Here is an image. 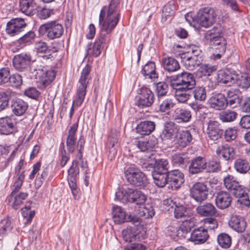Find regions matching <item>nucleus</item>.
Here are the masks:
<instances>
[{"label": "nucleus", "instance_id": "obj_37", "mask_svg": "<svg viewBox=\"0 0 250 250\" xmlns=\"http://www.w3.org/2000/svg\"><path fill=\"white\" fill-rule=\"evenodd\" d=\"M234 167L237 172L246 174L250 170V164L247 160L239 158L235 161Z\"/></svg>", "mask_w": 250, "mask_h": 250}, {"label": "nucleus", "instance_id": "obj_29", "mask_svg": "<svg viewBox=\"0 0 250 250\" xmlns=\"http://www.w3.org/2000/svg\"><path fill=\"white\" fill-rule=\"evenodd\" d=\"M218 75L220 82L229 86L234 84L237 79V74L230 72L228 68L219 71Z\"/></svg>", "mask_w": 250, "mask_h": 250}, {"label": "nucleus", "instance_id": "obj_34", "mask_svg": "<svg viewBox=\"0 0 250 250\" xmlns=\"http://www.w3.org/2000/svg\"><path fill=\"white\" fill-rule=\"evenodd\" d=\"M195 223V218L190 216L182 221L181 223L179 224L180 231L183 234V238H185L186 234L190 231L191 229L194 227Z\"/></svg>", "mask_w": 250, "mask_h": 250}, {"label": "nucleus", "instance_id": "obj_14", "mask_svg": "<svg viewBox=\"0 0 250 250\" xmlns=\"http://www.w3.org/2000/svg\"><path fill=\"white\" fill-rule=\"evenodd\" d=\"M154 99V95L152 91L148 88L143 87L141 89L137 104L142 108L149 107L153 103Z\"/></svg>", "mask_w": 250, "mask_h": 250}, {"label": "nucleus", "instance_id": "obj_5", "mask_svg": "<svg viewBox=\"0 0 250 250\" xmlns=\"http://www.w3.org/2000/svg\"><path fill=\"white\" fill-rule=\"evenodd\" d=\"M39 31L49 40L60 38L63 34L62 25L56 21L47 22L41 25Z\"/></svg>", "mask_w": 250, "mask_h": 250}, {"label": "nucleus", "instance_id": "obj_55", "mask_svg": "<svg viewBox=\"0 0 250 250\" xmlns=\"http://www.w3.org/2000/svg\"><path fill=\"white\" fill-rule=\"evenodd\" d=\"M136 145L143 152L151 150L155 146L151 140L139 141Z\"/></svg>", "mask_w": 250, "mask_h": 250}, {"label": "nucleus", "instance_id": "obj_41", "mask_svg": "<svg viewBox=\"0 0 250 250\" xmlns=\"http://www.w3.org/2000/svg\"><path fill=\"white\" fill-rule=\"evenodd\" d=\"M171 160L173 165L182 168L186 167L189 162L188 158L183 154H174L172 156Z\"/></svg>", "mask_w": 250, "mask_h": 250}, {"label": "nucleus", "instance_id": "obj_62", "mask_svg": "<svg viewBox=\"0 0 250 250\" xmlns=\"http://www.w3.org/2000/svg\"><path fill=\"white\" fill-rule=\"evenodd\" d=\"M174 216L177 219H181L189 216L186 208L183 206H177L174 209Z\"/></svg>", "mask_w": 250, "mask_h": 250}, {"label": "nucleus", "instance_id": "obj_38", "mask_svg": "<svg viewBox=\"0 0 250 250\" xmlns=\"http://www.w3.org/2000/svg\"><path fill=\"white\" fill-rule=\"evenodd\" d=\"M85 143V141L82 136H81L77 143V148L78 153L77 154V157L81 161V167L84 170V173H87V169L88 168L87 164L86 162H84L83 160V145Z\"/></svg>", "mask_w": 250, "mask_h": 250}, {"label": "nucleus", "instance_id": "obj_3", "mask_svg": "<svg viewBox=\"0 0 250 250\" xmlns=\"http://www.w3.org/2000/svg\"><path fill=\"white\" fill-rule=\"evenodd\" d=\"M172 87H176L181 89L192 90L196 85V80L192 73L183 71L176 75L167 77Z\"/></svg>", "mask_w": 250, "mask_h": 250}, {"label": "nucleus", "instance_id": "obj_56", "mask_svg": "<svg viewBox=\"0 0 250 250\" xmlns=\"http://www.w3.org/2000/svg\"><path fill=\"white\" fill-rule=\"evenodd\" d=\"M21 211L23 217L26 219L25 225H26L30 223L35 215V211L31 210L30 207L27 206L22 208Z\"/></svg>", "mask_w": 250, "mask_h": 250}, {"label": "nucleus", "instance_id": "obj_4", "mask_svg": "<svg viewBox=\"0 0 250 250\" xmlns=\"http://www.w3.org/2000/svg\"><path fill=\"white\" fill-rule=\"evenodd\" d=\"M125 173L127 182L135 187L144 188L148 184L146 174L134 166L128 167Z\"/></svg>", "mask_w": 250, "mask_h": 250}, {"label": "nucleus", "instance_id": "obj_12", "mask_svg": "<svg viewBox=\"0 0 250 250\" xmlns=\"http://www.w3.org/2000/svg\"><path fill=\"white\" fill-rule=\"evenodd\" d=\"M208 195V188L204 183L197 182L191 188L190 195L197 202H201L206 200Z\"/></svg>", "mask_w": 250, "mask_h": 250}, {"label": "nucleus", "instance_id": "obj_42", "mask_svg": "<svg viewBox=\"0 0 250 250\" xmlns=\"http://www.w3.org/2000/svg\"><path fill=\"white\" fill-rule=\"evenodd\" d=\"M176 132L175 124L172 122H167L161 134L162 139L167 140L172 138Z\"/></svg>", "mask_w": 250, "mask_h": 250}, {"label": "nucleus", "instance_id": "obj_35", "mask_svg": "<svg viewBox=\"0 0 250 250\" xmlns=\"http://www.w3.org/2000/svg\"><path fill=\"white\" fill-rule=\"evenodd\" d=\"M112 219L117 224L124 223L126 217V215L124 209L119 206L113 207L112 212Z\"/></svg>", "mask_w": 250, "mask_h": 250}, {"label": "nucleus", "instance_id": "obj_27", "mask_svg": "<svg viewBox=\"0 0 250 250\" xmlns=\"http://www.w3.org/2000/svg\"><path fill=\"white\" fill-rule=\"evenodd\" d=\"M172 118L178 123H187L191 118V114L188 109L177 107L174 111Z\"/></svg>", "mask_w": 250, "mask_h": 250}, {"label": "nucleus", "instance_id": "obj_16", "mask_svg": "<svg viewBox=\"0 0 250 250\" xmlns=\"http://www.w3.org/2000/svg\"><path fill=\"white\" fill-rule=\"evenodd\" d=\"M25 26L26 23L23 19H13L7 22L6 31L11 36H14L21 32Z\"/></svg>", "mask_w": 250, "mask_h": 250}, {"label": "nucleus", "instance_id": "obj_36", "mask_svg": "<svg viewBox=\"0 0 250 250\" xmlns=\"http://www.w3.org/2000/svg\"><path fill=\"white\" fill-rule=\"evenodd\" d=\"M142 74L146 78L154 79L158 77V74L155 71V64L154 62H150L147 63L143 67Z\"/></svg>", "mask_w": 250, "mask_h": 250}, {"label": "nucleus", "instance_id": "obj_28", "mask_svg": "<svg viewBox=\"0 0 250 250\" xmlns=\"http://www.w3.org/2000/svg\"><path fill=\"white\" fill-rule=\"evenodd\" d=\"M155 123L151 121L141 122L136 126V132L142 136L150 134L155 129Z\"/></svg>", "mask_w": 250, "mask_h": 250}, {"label": "nucleus", "instance_id": "obj_22", "mask_svg": "<svg viewBox=\"0 0 250 250\" xmlns=\"http://www.w3.org/2000/svg\"><path fill=\"white\" fill-rule=\"evenodd\" d=\"M229 225L230 228L236 232H243L246 229L247 222L242 216L234 215L229 220Z\"/></svg>", "mask_w": 250, "mask_h": 250}, {"label": "nucleus", "instance_id": "obj_33", "mask_svg": "<svg viewBox=\"0 0 250 250\" xmlns=\"http://www.w3.org/2000/svg\"><path fill=\"white\" fill-rule=\"evenodd\" d=\"M20 10L23 13L27 16L33 15L36 9V4L34 0H20Z\"/></svg>", "mask_w": 250, "mask_h": 250}, {"label": "nucleus", "instance_id": "obj_43", "mask_svg": "<svg viewBox=\"0 0 250 250\" xmlns=\"http://www.w3.org/2000/svg\"><path fill=\"white\" fill-rule=\"evenodd\" d=\"M129 202L137 205H143L146 200V197L141 191L132 189Z\"/></svg>", "mask_w": 250, "mask_h": 250}, {"label": "nucleus", "instance_id": "obj_57", "mask_svg": "<svg viewBox=\"0 0 250 250\" xmlns=\"http://www.w3.org/2000/svg\"><path fill=\"white\" fill-rule=\"evenodd\" d=\"M8 83L10 85L16 88H18L22 83V79L21 76L18 74H13L10 75Z\"/></svg>", "mask_w": 250, "mask_h": 250}, {"label": "nucleus", "instance_id": "obj_49", "mask_svg": "<svg viewBox=\"0 0 250 250\" xmlns=\"http://www.w3.org/2000/svg\"><path fill=\"white\" fill-rule=\"evenodd\" d=\"M36 37V34L34 31H30L17 40V42L21 47L31 44Z\"/></svg>", "mask_w": 250, "mask_h": 250}, {"label": "nucleus", "instance_id": "obj_54", "mask_svg": "<svg viewBox=\"0 0 250 250\" xmlns=\"http://www.w3.org/2000/svg\"><path fill=\"white\" fill-rule=\"evenodd\" d=\"M227 105H229L234 107L237 104H240L241 99L237 94L234 93L233 91L229 90L227 92Z\"/></svg>", "mask_w": 250, "mask_h": 250}, {"label": "nucleus", "instance_id": "obj_60", "mask_svg": "<svg viewBox=\"0 0 250 250\" xmlns=\"http://www.w3.org/2000/svg\"><path fill=\"white\" fill-rule=\"evenodd\" d=\"M200 67V72L203 76H209L210 74L215 71L217 68L216 65L210 64H201Z\"/></svg>", "mask_w": 250, "mask_h": 250}, {"label": "nucleus", "instance_id": "obj_23", "mask_svg": "<svg viewBox=\"0 0 250 250\" xmlns=\"http://www.w3.org/2000/svg\"><path fill=\"white\" fill-rule=\"evenodd\" d=\"M232 198L227 192L220 191L215 196V204L220 209H223L228 208L231 204Z\"/></svg>", "mask_w": 250, "mask_h": 250}, {"label": "nucleus", "instance_id": "obj_13", "mask_svg": "<svg viewBox=\"0 0 250 250\" xmlns=\"http://www.w3.org/2000/svg\"><path fill=\"white\" fill-rule=\"evenodd\" d=\"M17 122L13 116L0 118V134L9 135L16 130Z\"/></svg>", "mask_w": 250, "mask_h": 250}, {"label": "nucleus", "instance_id": "obj_61", "mask_svg": "<svg viewBox=\"0 0 250 250\" xmlns=\"http://www.w3.org/2000/svg\"><path fill=\"white\" fill-rule=\"evenodd\" d=\"M175 6L173 3L166 4L163 8L162 18L167 20L174 16Z\"/></svg>", "mask_w": 250, "mask_h": 250}, {"label": "nucleus", "instance_id": "obj_26", "mask_svg": "<svg viewBox=\"0 0 250 250\" xmlns=\"http://www.w3.org/2000/svg\"><path fill=\"white\" fill-rule=\"evenodd\" d=\"M162 65L164 69L169 72L173 73L180 69L178 61L172 57H165L162 58Z\"/></svg>", "mask_w": 250, "mask_h": 250}, {"label": "nucleus", "instance_id": "obj_40", "mask_svg": "<svg viewBox=\"0 0 250 250\" xmlns=\"http://www.w3.org/2000/svg\"><path fill=\"white\" fill-rule=\"evenodd\" d=\"M131 192L132 188H120L115 194V200H118L123 203H127L129 202L130 197L131 195Z\"/></svg>", "mask_w": 250, "mask_h": 250}, {"label": "nucleus", "instance_id": "obj_1", "mask_svg": "<svg viewBox=\"0 0 250 250\" xmlns=\"http://www.w3.org/2000/svg\"><path fill=\"white\" fill-rule=\"evenodd\" d=\"M119 0H111L108 7L104 6L100 11L99 24L102 32L110 34L117 25L120 18ZM106 35L101 33L94 43L87 46V54L94 57L99 56L106 42Z\"/></svg>", "mask_w": 250, "mask_h": 250}, {"label": "nucleus", "instance_id": "obj_31", "mask_svg": "<svg viewBox=\"0 0 250 250\" xmlns=\"http://www.w3.org/2000/svg\"><path fill=\"white\" fill-rule=\"evenodd\" d=\"M197 213L203 216H215L217 213L215 207L211 203H206L197 207Z\"/></svg>", "mask_w": 250, "mask_h": 250}, {"label": "nucleus", "instance_id": "obj_25", "mask_svg": "<svg viewBox=\"0 0 250 250\" xmlns=\"http://www.w3.org/2000/svg\"><path fill=\"white\" fill-rule=\"evenodd\" d=\"M208 237L207 229L202 227L194 229L190 234V239L195 244L204 243Z\"/></svg>", "mask_w": 250, "mask_h": 250}, {"label": "nucleus", "instance_id": "obj_9", "mask_svg": "<svg viewBox=\"0 0 250 250\" xmlns=\"http://www.w3.org/2000/svg\"><path fill=\"white\" fill-rule=\"evenodd\" d=\"M79 162L74 160L72 165L68 170V182L72 193L75 199L78 198L79 189L77 188L76 178L79 174Z\"/></svg>", "mask_w": 250, "mask_h": 250}, {"label": "nucleus", "instance_id": "obj_18", "mask_svg": "<svg viewBox=\"0 0 250 250\" xmlns=\"http://www.w3.org/2000/svg\"><path fill=\"white\" fill-rule=\"evenodd\" d=\"M216 154L220 158L226 161H232L235 158L234 148L228 144L221 145L217 147Z\"/></svg>", "mask_w": 250, "mask_h": 250}, {"label": "nucleus", "instance_id": "obj_59", "mask_svg": "<svg viewBox=\"0 0 250 250\" xmlns=\"http://www.w3.org/2000/svg\"><path fill=\"white\" fill-rule=\"evenodd\" d=\"M239 183L236 180L235 177L232 175H228L224 178V184L226 188L231 190L235 188Z\"/></svg>", "mask_w": 250, "mask_h": 250}, {"label": "nucleus", "instance_id": "obj_47", "mask_svg": "<svg viewBox=\"0 0 250 250\" xmlns=\"http://www.w3.org/2000/svg\"><path fill=\"white\" fill-rule=\"evenodd\" d=\"M217 241L220 247L227 249L230 248L232 243L231 236L226 233H221L217 237Z\"/></svg>", "mask_w": 250, "mask_h": 250}, {"label": "nucleus", "instance_id": "obj_44", "mask_svg": "<svg viewBox=\"0 0 250 250\" xmlns=\"http://www.w3.org/2000/svg\"><path fill=\"white\" fill-rule=\"evenodd\" d=\"M168 163L167 160L161 159L156 160L153 166V169L152 173H168Z\"/></svg>", "mask_w": 250, "mask_h": 250}, {"label": "nucleus", "instance_id": "obj_48", "mask_svg": "<svg viewBox=\"0 0 250 250\" xmlns=\"http://www.w3.org/2000/svg\"><path fill=\"white\" fill-rule=\"evenodd\" d=\"M155 184L159 188L164 187L168 184L167 173H152Z\"/></svg>", "mask_w": 250, "mask_h": 250}, {"label": "nucleus", "instance_id": "obj_64", "mask_svg": "<svg viewBox=\"0 0 250 250\" xmlns=\"http://www.w3.org/2000/svg\"><path fill=\"white\" fill-rule=\"evenodd\" d=\"M194 98L196 100L204 101L206 98V91L205 88L197 87L193 91Z\"/></svg>", "mask_w": 250, "mask_h": 250}, {"label": "nucleus", "instance_id": "obj_46", "mask_svg": "<svg viewBox=\"0 0 250 250\" xmlns=\"http://www.w3.org/2000/svg\"><path fill=\"white\" fill-rule=\"evenodd\" d=\"M175 90L176 99L181 103H185L188 101L191 96L190 91L187 89H181V88L172 87Z\"/></svg>", "mask_w": 250, "mask_h": 250}, {"label": "nucleus", "instance_id": "obj_51", "mask_svg": "<svg viewBox=\"0 0 250 250\" xmlns=\"http://www.w3.org/2000/svg\"><path fill=\"white\" fill-rule=\"evenodd\" d=\"M13 227L11 222L8 218H4L0 221V237L6 235L10 231Z\"/></svg>", "mask_w": 250, "mask_h": 250}, {"label": "nucleus", "instance_id": "obj_30", "mask_svg": "<svg viewBox=\"0 0 250 250\" xmlns=\"http://www.w3.org/2000/svg\"><path fill=\"white\" fill-rule=\"evenodd\" d=\"M192 137L188 130H182L176 136L175 144L181 148L185 147L191 142Z\"/></svg>", "mask_w": 250, "mask_h": 250}, {"label": "nucleus", "instance_id": "obj_45", "mask_svg": "<svg viewBox=\"0 0 250 250\" xmlns=\"http://www.w3.org/2000/svg\"><path fill=\"white\" fill-rule=\"evenodd\" d=\"M180 231V225L176 221L171 222L167 228V233L173 238L176 236L180 239L183 238V234Z\"/></svg>", "mask_w": 250, "mask_h": 250}, {"label": "nucleus", "instance_id": "obj_17", "mask_svg": "<svg viewBox=\"0 0 250 250\" xmlns=\"http://www.w3.org/2000/svg\"><path fill=\"white\" fill-rule=\"evenodd\" d=\"M207 161L205 157L198 156L191 160L188 166V172L193 175L201 173L206 169Z\"/></svg>", "mask_w": 250, "mask_h": 250}, {"label": "nucleus", "instance_id": "obj_53", "mask_svg": "<svg viewBox=\"0 0 250 250\" xmlns=\"http://www.w3.org/2000/svg\"><path fill=\"white\" fill-rule=\"evenodd\" d=\"M59 155L60 157L59 164L62 167H63L70 159V156L65 149L64 143H62L60 146Z\"/></svg>", "mask_w": 250, "mask_h": 250}, {"label": "nucleus", "instance_id": "obj_2", "mask_svg": "<svg viewBox=\"0 0 250 250\" xmlns=\"http://www.w3.org/2000/svg\"><path fill=\"white\" fill-rule=\"evenodd\" d=\"M91 68L90 65L86 64L82 70L77 90L76 99L74 101L73 104L75 103L77 106H80L83 102L86 93L87 85L90 80L89 74ZM74 108L73 105H72L69 112V118L70 119L72 118Z\"/></svg>", "mask_w": 250, "mask_h": 250}, {"label": "nucleus", "instance_id": "obj_32", "mask_svg": "<svg viewBox=\"0 0 250 250\" xmlns=\"http://www.w3.org/2000/svg\"><path fill=\"white\" fill-rule=\"evenodd\" d=\"M28 107L27 103L20 99L13 100L11 105L12 112L17 116L22 115L27 110Z\"/></svg>", "mask_w": 250, "mask_h": 250}, {"label": "nucleus", "instance_id": "obj_8", "mask_svg": "<svg viewBox=\"0 0 250 250\" xmlns=\"http://www.w3.org/2000/svg\"><path fill=\"white\" fill-rule=\"evenodd\" d=\"M56 75L55 70H47L46 68L39 69L35 75L37 87L44 89L54 81Z\"/></svg>", "mask_w": 250, "mask_h": 250}, {"label": "nucleus", "instance_id": "obj_15", "mask_svg": "<svg viewBox=\"0 0 250 250\" xmlns=\"http://www.w3.org/2000/svg\"><path fill=\"white\" fill-rule=\"evenodd\" d=\"M31 62L30 56L26 54L21 53L15 56L13 59L14 68L19 71H27Z\"/></svg>", "mask_w": 250, "mask_h": 250}, {"label": "nucleus", "instance_id": "obj_50", "mask_svg": "<svg viewBox=\"0 0 250 250\" xmlns=\"http://www.w3.org/2000/svg\"><path fill=\"white\" fill-rule=\"evenodd\" d=\"M237 115L235 111L228 109L220 113L219 118L223 122H230L235 120Z\"/></svg>", "mask_w": 250, "mask_h": 250}, {"label": "nucleus", "instance_id": "obj_21", "mask_svg": "<svg viewBox=\"0 0 250 250\" xmlns=\"http://www.w3.org/2000/svg\"><path fill=\"white\" fill-rule=\"evenodd\" d=\"M78 121L71 125L68 132L66 140V146L67 150L70 153H73L75 150L76 137V133L78 128Z\"/></svg>", "mask_w": 250, "mask_h": 250}, {"label": "nucleus", "instance_id": "obj_19", "mask_svg": "<svg viewBox=\"0 0 250 250\" xmlns=\"http://www.w3.org/2000/svg\"><path fill=\"white\" fill-rule=\"evenodd\" d=\"M167 178L168 184L174 189L180 188L184 182V174L178 169L168 171Z\"/></svg>", "mask_w": 250, "mask_h": 250}, {"label": "nucleus", "instance_id": "obj_10", "mask_svg": "<svg viewBox=\"0 0 250 250\" xmlns=\"http://www.w3.org/2000/svg\"><path fill=\"white\" fill-rule=\"evenodd\" d=\"M205 132L211 140L217 141L222 137L224 133L220 123L214 120H210L207 124Z\"/></svg>", "mask_w": 250, "mask_h": 250}, {"label": "nucleus", "instance_id": "obj_58", "mask_svg": "<svg viewBox=\"0 0 250 250\" xmlns=\"http://www.w3.org/2000/svg\"><path fill=\"white\" fill-rule=\"evenodd\" d=\"M168 90V86L165 82H159L156 84L155 91L158 97L165 96Z\"/></svg>", "mask_w": 250, "mask_h": 250}, {"label": "nucleus", "instance_id": "obj_52", "mask_svg": "<svg viewBox=\"0 0 250 250\" xmlns=\"http://www.w3.org/2000/svg\"><path fill=\"white\" fill-rule=\"evenodd\" d=\"M235 83L240 88L247 89L250 86V77L246 74L237 75V79Z\"/></svg>", "mask_w": 250, "mask_h": 250}, {"label": "nucleus", "instance_id": "obj_20", "mask_svg": "<svg viewBox=\"0 0 250 250\" xmlns=\"http://www.w3.org/2000/svg\"><path fill=\"white\" fill-rule=\"evenodd\" d=\"M227 98L221 93L212 95L208 101L210 107L217 110L225 109L227 106Z\"/></svg>", "mask_w": 250, "mask_h": 250}, {"label": "nucleus", "instance_id": "obj_11", "mask_svg": "<svg viewBox=\"0 0 250 250\" xmlns=\"http://www.w3.org/2000/svg\"><path fill=\"white\" fill-rule=\"evenodd\" d=\"M123 239L126 242L133 241H141L145 238L146 233L144 230L139 229H134L131 227H127L122 231Z\"/></svg>", "mask_w": 250, "mask_h": 250}, {"label": "nucleus", "instance_id": "obj_63", "mask_svg": "<svg viewBox=\"0 0 250 250\" xmlns=\"http://www.w3.org/2000/svg\"><path fill=\"white\" fill-rule=\"evenodd\" d=\"M238 130L236 127L228 128L225 132V139L227 142H229L235 139L237 136Z\"/></svg>", "mask_w": 250, "mask_h": 250}, {"label": "nucleus", "instance_id": "obj_24", "mask_svg": "<svg viewBox=\"0 0 250 250\" xmlns=\"http://www.w3.org/2000/svg\"><path fill=\"white\" fill-rule=\"evenodd\" d=\"M181 59L184 66L189 70H194L201 64V57L189 56L187 54H183Z\"/></svg>", "mask_w": 250, "mask_h": 250}, {"label": "nucleus", "instance_id": "obj_7", "mask_svg": "<svg viewBox=\"0 0 250 250\" xmlns=\"http://www.w3.org/2000/svg\"><path fill=\"white\" fill-rule=\"evenodd\" d=\"M216 14L214 10L210 7L201 8L198 11L195 20L202 27L208 28L215 21Z\"/></svg>", "mask_w": 250, "mask_h": 250}, {"label": "nucleus", "instance_id": "obj_39", "mask_svg": "<svg viewBox=\"0 0 250 250\" xmlns=\"http://www.w3.org/2000/svg\"><path fill=\"white\" fill-rule=\"evenodd\" d=\"M175 105L174 99L167 98L159 101V110L162 113H168Z\"/></svg>", "mask_w": 250, "mask_h": 250}, {"label": "nucleus", "instance_id": "obj_6", "mask_svg": "<svg viewBox=\"0 0 250 250\" xmlns=\"http://www.w3.org/2000/svg\"><path fill=\"white\" fill-rule=\"evenodd\" d=\"M222 32V27L220 25H218L208 31L205 34V38L207 40L210 41L211 44L215 46L222 45V47H217L215 49L219 50L220 53H224L227 43L226 39L220 36Z\"/></svg>", "mask_w": 250, "mask_h": 250}]
</instances>
